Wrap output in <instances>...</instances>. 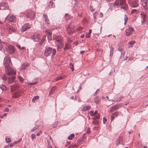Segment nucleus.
I'll return each mask as SVG.
<instances>
[{
    "label": "nucleus",
    "instance_id": "f704fd0d",
    "mask_svg": "<svg viewBox=\"0 0 148 148\" xmlns=\"http://www.w3.org/2000/svg\"><path fill=\"white\" fill-rule=\"evenodd\" d=\"M71 17V16L67 14H65V18L66 20L70 19Z\"/></svg>",
    "mask_w": 148,
    "mask_h": 148
},
{
    "label": "nucleus",
    "instance_id": "c756f323",
    "mask_svg": "<svg viewBox=\"0 0 148 148\" xmlns=\"http://www.w3.org/2000/svg\"><path fill=\"white\" fill-rule=\"evenodd\" d=\"M0 88L1 89L2 91H5L6 90V87L4 85H2L0 86Z\"/></svg>",
    "mask_w": 148,
    "mask_h": 148
},
{
    "label": "nucleus",
    "instance_id": "58836bf2",
    "mask_svg": "<svg viewBox=\"0 0 148 148\" xmlns=\"http://www.w3.org/2000/svg\"><path fill=\"white\" fill-rule=\"evenodd\" d=\"M122 98V97H121L119 98H118V99L116 100V98H115L114 100H112V101H121V98Z\"/></svg>",
    "mask_w": 148,
    "mask_h": 148
},
{
    "label": "nucleus",
    "instance_id": "8fccbe9b",
    "mask_svg": "<svg viewBox=\"0 0 148 148\" xmlns=\"http://www.w3.org/2000/svg\"><path fill=\"white\" fill-rule=\"evenodd\" d=\"M100 117L99 114H98L94 117V119H99V118Z\"/></svg>",
    "mask_w": 148,
    "mask_h": 148
},
{
    "label": "nucleus",
    "instance_id": "4d7b16f0",
    "mask_svg": "<svg viewBox=\"0 0 148 148\" xmlns=\"http://www.w3.org/2000/svg\"><path fill=\"white\" fill-rule=\"evenodd\" d=\"M91 132V131L90 130V129L89 128H88L87 130L86 131V133L89 134Z\"/></svg>",
    "mask_w": 148,
    "mask_h": 148
},
{
    "label": "nucleus",
    "instance_id": "393cba45",
    "mask_svg": "<svg viewBox=\"0 0 148 148\" xmlns=\"http://www.w3.org/2000/svg\"><path fill=\"white\" fill-rule=\"evenodd\" d=\"M20 95V93L18 92H16L13 94L12 97L13 98H16L18 97Z\"/></svg>",
    "mask_w": 148,
    "mask_h": 148
},
{
    "label": "nucleus",
    "instance_id": "a878e982",
    "mask_svg": "<svg viewBox=\"0 0 148 148\" xmlns=\"http://www.w3.org/2000/svg\"><path fill=\"white\" fill-rule=\"evenodd\" d=\"M94 102L96 104L99 103L100 101V99L98 96H96L94 99Z\"/></svg>",
    "mask_w": 148,
    "mask_h": 148
},
{
    "label": "nucleus",
    "instance_id": "bb28decb",
    "mask_svg": "<svg viewBox=\"0 0 148 148\" xmlns=\"http://www.w3.org/2000/svg\"><path fill=\"white\" fill-rule=\"evenodd\" d=\"M56 90V88L54 86L52 87L51 90L49 92V95L50 94H53V93L55 92Z\"/></svg>",
    "mask_w": 148,
    "mask_h": 148
},
{
    "label": "nucleus",
    "instance_id": "4468645a",
    "mask_svg": "<svg viewBox=\"0 0 148 148\" xmlns=\"http://www.w3.org/2000/svg\"><path fill=\"white\" fill-rule=\"evenodd\" d=\"M53 40L58 42H60L62 40V38L58 35L54 34L53 35Z\"/></svg>",
    "mask_w": 148,
    "mask_h": 148
},
{
    "label": "nucleus",
    "instance_id": "ddd939ff",
    "mask_svg": "<svg viewBox=\"0 0 148 148\" xmlns=\"http://www.w3.org/2000/svg\"><path fill=\"white\" fill-rule=\"evenodd\" d=\"M31 38L32 39H33L36 42L39 41L40 40L39 36L38 34L37 33H35L34 35L32 36Z\"/></svg>",
    "mask_w": 148,
    "mask_h": 148
},
{
    "label": "nucleus",
    "instance_id": "a19ab883",
    "mask_svg": "<svg viewBox=\"0 0 148 148\" xmlns=\"http://www.w3.org/2000/svg\"><path fill=\"white\" fill-rule=\"evenodd\" d=\"M65 47L67 48L68 49H70L71 48V47L70 45V44L68 43H66L65 44Z\"/></svg>",
    "mask_w": 148,
    "mask_h": 148
},
{
    "label": "nucleus",
    "instance_id": "72a5a7b5",
    "mask_svg": "<svg viewBox=\"0 0 148 148\" xmlns=\"http://www.w3.org/2000/svg\"><path fill=\"white\" fill-rule=\"evenodd\" d=\"M27 65L25 64H23L21 66V69L22 70H24L27 69Z\"/></svg>",
    "mask_w": 148,
    "mask_h": 148
},
{
    "label": "nucleus",
    "instance_id": "69168bd1",
    "mask_svg": "<svg viewBox=\"0 0 148 148\" xmlns=\"http://www.w3.org/2000/svg\"><path fill=\"white\" fill-rule=\"evenodd\" d=\"M37 83V82H34L30 83H29V84L31 85H35V84H36Z\"/></svg>",
    "mask_w": 148,
    "mask_h": 148
},
{
    "label": "nucleus",
    "instance_id": "e2e57ef3",
    "mask_svg": "<svg viewBox=\"0 0 148 148\" xmlns=\"http://www.w3.org/2000/svg\"><path fill=\"white\" fill-rule=\"evenodd\" d=\"M135 42L134 41H132L131 42H129V44H130L131 45H133Z\"/></svg>",
    "mask_w": 148,
    "mask_h": 148
},
{
    "label": "nucleus",
    "instance_id": "b1692460",
    "mask_svg": "<svg viewBox=\"0 0 148 148\" xmlns=\"http://www.w3.org/2000/svg\"><path fill=\"white\" fill-rule=\"evenodd\" d=\"M16 77L15 76H13L8 78V83L9 84H12L14 81V79Z\"/></svg>",
    "mask_w": 148,
    "mask_h": 148
},
{
    "label": "nucleus",
    "instance_id": "e433bc0d",
    "mask_svg": "<svg viewBox=\"0 0 148 148\" xmlns=\"http://www.w3.org/2000/svg\"><path fill=\"white\" fill-rule=\"evenodd\" d=\"M39 125H36L34 127H33L32 129L31 130V131H33L36 129H38L39 127Z\"/></svg>",
    "mask_w": 148,
    "mask_h": 148
},
{
    "label": "nucleus",
    "instance_id": "9b49d317",
    "mask_svg": "<svg viewBox=\"0 0 148 148\" xmlns=\"http://www.w3.org/2000/svg\"><path fill=\"white\" fill-rule=\"evenodd\" d=\"M7 20L8 21L14 23L16 21V17L15 15L12 14L10 16H8Z\"/></svg>",
    "mask_w": 148,
    "mask_h": 148
},
{
    "label": "nucleus",
    "instance_id": "37998d69",
    "mask_svg": "<svg viewBox=\"0 0 148 148\" xmlns=\"http://www.w3.org/2000/svg\"><path fill=\"white\" fill-rule=\"evenodd\" d=\"M92 123L94 125L98 124L99 123V121L97 120H95L93 121Z\"/></svg>",
    "mask_w": 148,
    "mask_h": 148
},
{
    "label": "nucleus",
    "instance_id": "a18cd8bd",
    "mask_svg": "<svg viewBox=\"0 0 148 148\" xmlns=\"http://www.w3.org/2000/svg\"><path fill=\"white\" fill-rule=\"evenodd\" d=\"M45 22L46 23L48 24H49L50 23V21L48 18H45Z\"/></svg>",
    "mask_w": 148,
    "mask_h": 148
},
{
    "label": "nucleus",
    "instance_id": "9d476101",
    "mask_svg": "<svg viewBox=\"0 0 148 148\" xmlns=\"http://www.w3.org/2000/svg\"><path fill=\"white\" fill-rule=\"evenodd\" d=\"M8 4L7 3L2 2L0 5V9L1 10H7L9 9Z\"/></svg>",
    "mask_w": 148,
    "mask_h": 148
},
{
    "label": "nucleus",
    "instance_id": "20e7f679",
    "mask_svg": "<svg viewBox=\"0 0 148 148\" xmlns=\"http://www.w3.org/2000/svg\"><path fill=\"white\" fill-rule=\"evenodd\" d=\"M5 68V71L7 74L10 75H13L16 74V71L11 66L6 67Z\"/></svg>",
    "mask_w": 148,
    "mask_h": 148
},
{
    "label": "nucleus",
    "instance_id": "f03ea898",
    "mask_svg": "<svg viewBox=\"0 0 148 148\" xmlns=\"http://www.w3.org/2000/svg\"><path fill=\"white\" fill-rule=\"evenodd\" d=\"M56 53V49L51 47H47L45 49L44 55L46 57L51 56V58L54 57Z\"/></svg>",
    "mask_w": 148,
    "mask_h": 148
},
{
    "label": "nucleus",
    "instance_id": "2eb2a0df",
    "mask_svg": "<svg viewBox=\"0 0 148 148\" xmlns=\"http://www.w3.org/2000/svg\"><path fill=\"white\" fill-rule=\"evenodd\" d=\"M45 32L47 36V39L49 41L51 40L52 39V34L50 32L49 30L46 29L45 30Z\"/></svg>",
    "mask_w": 148,
    "mask_h": 148
},
{
    "label": "nucleus",
    "instance_id": "5701e85b",
    "mask_svg": "<svg viewBox=\"0 0 148 148\" xmlns=\"http://www.w3.org/2000/svg\"><path fill=\"white\" fill-rule=\"evenodd\" d=\"M64 46V45L61 42H59L57 45V50H58L59 49L62 48Z\"/></svg>",
    "mask_w": 148,
    "mask_h": 148
},
{
    "label": "nucleus",
    "instance_id": "412c9836",
    "mask_svg": "<svg viewBox=\"0 0 148 148\" xmlns=\"http://www.w3.org/2000/svg\"><path fill=\"white\" fill-rule=\"evenodd\" d=\"M147 10H145V12H142L140 14L143 20H145L147 16Z\"/></svg>",
    "mask_w": 148,
    "mask_h": 148
},
{
    "label": "nucleus",
    "instance_id": "473e14b6",
    "mask_svg": "<svg viewBox=\"0 0 148 148\" xmlns=\"http://www.w3.org/2000/svg\"><path fill=\"white\" fill-rule=\"evenodd\" d=\"M92 33V30L91 29H89V32L88 34L86 33V38H90V35Z\"/></svg>",
    "mask_w": 148,
    "mask_h": 148
},
{
    "label": "nucleus",
    "instance_id": "a211bd4d",
    "mask_svg": "<svg viewBox=\"0 0 148 148\" xmlns=\"http://www.w3.org/2000/svg\"><path fill=\"white\" fill-rule=\"evenodd\" d=\"M67 30L68 34L70 35L72 34L74 32L75 29L74 27H71L70 26H68L67 28Z\"/></svg>",
    "mask_w": 148,
    "mask_h": 148
},
{
    "label": "nucleus",
    "instance_id": "bf43d9fd",
    "mask_svg": "<svg viewBox=\"0 0 148 148\" xmlns=\"http://www.w3.org/2000/svg\"><path fill=\"white\" fill-rule=\"evenodd\" d=\"M31 136L32 139V140H34L36 137L35 135L34 134H32L31 135Z\"/></svg>",
    "mask_w": 148,
    "mask_h": 148
},
{
    "label": "nucleus",
    "instance_id": "1a4fd4ad",
    "mask_svg": "<svg viewBox=\"0 0 148 148\" xmlns=\"http://www.w3.org/2000/svg\"><path fill=\"white\" fill-rule=\"evenodd\" d=\"M134 31V28L130 26H129L128 28L125 30L126 34L127 36H130L133 33Z\"/></svg>",
    "mask_w": 148,
    "mask_h": 148
},
{
    "label": "nucleus",
    "instance_id": "ea45409f",
    "mask_svg": "<svg viewBox=\"0 0 148 148\" xmlns=\"http://www.w3.org/2000/svg\"><path fill=\"white\" fill-rule=\"evenodd\" d=\"M138 10L136 9H134L132 10L131 11V13L132 14L133 13H137L138 12Z\"/></svg>",
    "mask_w": 148,
    "mask_h": 148
},
{
    "label": "nucleus",
    "instance_id": "6ab92c4d",
    "mask_svg": "<svg viewBox=\"0 0 148 148\" xmlns=\"http://www.w3.org/2000/svg\"><path fill=\"white\" fill-rule=\"evenodd\" d=\"M18 87V85L17 83L14 84L10 86L11 91L12 92H14Z\"/></svg>",
    "mask_w": 148,
    "mask_h": 148
},
{
    "label": "nucleus",
    "instance_id": "c03bdc74",
    "mask_svg": "<svg viewBox=\"0 0 148 148\" xmlns=\"http://www.w3.org/2000/svg\"><path fill=\"white\" fill-rule=\"evenodd\" d=\"M4 44L3 42H1V40H0V51L2 50L3 48V45Z\"/></svg>",
    "mask_w": 148,
    "mask_h": 148
},
{
    "label": "nucleus",
    "instance_id": "0e129e2a",
    "mask_svg": "<svg viewBox=\"0 0 148 148\" xmlns=\"http://www.w3.org/2000/svg\"><path fill=\"white\" fill-rule=\"evenodd\" d=\"M43 16L45 17V18H48L47 15L45 14H43Z\"/></svg>",
    "mask_w": 148,
    "mask_h": 148
},
{
    "label": "nucleus",
    "instance_id": "5fc2aeb1",
    "mask_svg": "<svg viewBox=\"0 0 148 148\" xmlns=\"http://www.w3.org/2000/svg\"><path fill=\"white\" fill-rule=\"evenodd\" d=\"M70 68L71 69H72V71H73V70H74L73 66V65L71 64V63H70Z\"/></svg>",
    "mask_w": 148,
    "mask_h": 148
},
{
    "label": "nucleus",
    "instance_id": "f8f14e48",
    "mask_svg": "<svg viewBox=\"0 0 148 148\" xmlns=\"http://www.w3.org/2000/svg\"><path fill=\"white\" fill-rule=\"evenodd\" d=\"M116 146L119 145V144H121L123 145H124L125 144L123 141L122 137L119 136L118 137L116 140Z\"/></svg>",
    "mask_w": 148,
    "mask_h": 148
},
{
    "label": "nucleus",
    "instance_id": "4c0bfd02",
    "mask_svg": "<svg viewBox=\"0 0 148 148\" xmlns=\"http://www.w3.org/2000/svg\"><path fill=\"white\" fill-rule=\"evenodd\" d=\"M128 20V18L127 17L126 15V14H125L124 15V25H125V24L127 23V21Z\"/></svg>",
    "mask_w": 148,
    "mask_h": 148
},
{
    "label": "nucleus",
    "instance_id": "2f4dec72",
    "mask_svg": "<svg viewBox=\"0 0 148 148\" xmlns=\"http://www.w3.org/2000/svg\"><path fill=\"white\" fill-rule=\"evenodd\" d=\"M75 136L74 134H72L68 137V138L69 140H71Z\"/></svg>",
    "mask_w": 148,
    "mask_h": 148
},
{
    "label": "nucleus",
    "instance_id": "13d9d810",
    "mask_svg": "<svg viewBox=\"0 0 148 148\" xmlns=\"http://www.w3.org/2000/svg\"><path fill=\"white\" fill-rule=\"evenodd\" d=\"M81 110L82 111H86V106H82V108Z\"/></svg>",
    "mask_w": 148,
    "mask_h": 148
},
{
    "label": "nucleus",
    "instance_id": "7c9ffc66",
    "mask_svg": "<svg viewBox=\"0 0 148 148\" xmlns=\"http://www.w3.org/2000/svg\"><path fill=\"white\" fill-rule=\"evenodd\" d=\"M45 36H44L42 37L40 41L39 42V44H40V45H42L43 44L45 40Z\"/></svg>",
    "mask_w": 148,
    "mask_h": 148
},
{
    "label": "nucleus",
    "instance_id": "3c124183",
    "mask_svg": "<svg viewBox=\"0 0 148 148\" xmlns=\"http://www.w3.org/2000/svg\"><path fill=\"white\" fill-rule=\"evenodd\" d=\"M18 79L20 80L21 81L23 82V77L20 76H18Z\"/></svg>",
    "mask_w": 148,
    "mask_h": 148
},
{
    "label": "nucleus",
    "instance_id": "6e6552de",
    "mask_svg": "<svg viewBox=\"0 0 148 148\" xmlns=\"http://www.w3.org/2000/svg\"><path fill=\"white\" fill-rule=\"evenodd\" d=\"M35 16V12L32 10H29L27 12L26 15L27 18H30L31 19H33L34 18Z\"/></svg>",
    "mask_w": 148,
    "mask_h": 148
},
{
    "label": "nucleus",
    "instance_id": "680f3d73",
    "mask_svg": "<svg viewBox=\"0 0 148 148\" xmlns=\"http://www.w3.org/2000/svg\"><path fill=\"white\" fill-rule=\"evenodd\" d=\"M94 112L93 111H91L90 113V115L92 116H94L95 115V114H94Z\"/></svg>",
    "mask_w": 148,
    "mask_h": 148
},
{
    "label": "nucleus",
    "instance_id": "09e8293b",
    "mask_svg": "<svg viewBox=\"0 0 148 148\" xmlns=\"http://www.w3.org/2000/svg\"><path fill=\"white\" fill-rule=\"evenodd\" d=\"M118 50L120 52H121L122 51L123 48L122 46H119L118 47Z\"/></svg>",
    "mask_w": 148,
    "mask_h": 148
},
{
    "label": "nucleus",
    "instance_id": "864d4df0",
    "mask_svg": "<svg viewBox=\"0 0 148 148\" xmlns=\"http://www.w3.org/2000/svg\"><path fill=\"white\" fill-rule=\"evenodd\" d=\"M121 55L120 57V58H121V57H124V55L125 54V51L121 52Z\"/></svg>",
    "mask_w": 148,
    "mask_h": 148
},
{
    "label": "nucleus",
    "instance_id": "7ed1b4c3",
    "mask_svg": "<svg viewBox=\"0 0 148 148\" xmlns=\"http://www.w3.org/2000/svg\"><path fill=\"white\" fill-rule=\"evenodd\" d=\"M15 51V47L11 45H8V46L5 47L3 49L4 53L6 55L13 54Z\"/></svg>",
    "mask_w": 148,
    "mask_h": 148
},
{
    "label": "nucleus",
    "instance_id": "f257e3e1",
    "mask_svg": "<svg viewBox=\"0 0 148 148\" xmlns=\"http://www.w3.org/2000/svg\"><path fill=\"white\" fill-rule=\"evenodd\" d=\"M114 4L117 7L120 8L124 10H127L128 8V5L125 0H116Z\"/></svg>",
    "mask_w": 148,
    "mask_h": 148
},
{
    "label": "nucleus",
    "instance_id": "aec40b11",
    "mask_svg": "<svg viewBox=\"0 0 148 148\" xmlns=\"http://www.w3.org/2000/svg\"><path fill=\"white\" fill-rule=\"evenodd\" d=\"M8 30L9 33L10 34H12L13 32H15V30L14 29V27L10 25H9L8 26Z\"/></svg>",
    "mask_w": 148,
    "mask_h": 148
},
{
    "label": "nucleus",
    "instance_id": "cd10ccee",
    "mask_svg": "<svg viewBox=\"0 0 148 148\" xmlns=\"http://www.w3.org/2000/svg\"><path fill=\"white\" fill-rule=\"evenodd\" d=\"M66 77V76L65 75H60V76L58 77L55 80L56 81H57L59 80L64 78Z\"/></svg>",
    "mask_w": 148,
    "mask_h": 148
},
{
    "label": "nucleus",
    "instance_id": "0eeeda50",
    "mask_svg": "<svg viewBox=\"0 0 148 148\" xmlns=\"http://www.w3.org/2000/svg\"><path fill=\"white\" fill-rule=\"evenodd\" d=\"M124 104L123 103H120L112 106L110 108L111 111L112 112L115 110H116L121 108V106H123Z\"/></svg>",
    "mask_w": 148,
    "mask_h": 148
},
{
    "label": "nucleus",
    "instance_id": "dca6fc26",
    "mask_svg": "<svg viewBox=\"0 0 148 148\" xmlns=\"http://www.w3.org/2000/svg\"><path fill=\"white\" fill-rule=\"evenodd\" d=\"M30 27L31 25L29 24L25 23L22 26L21 30L23 32H25Z\"/></svg>",
    "mask_w": 148,
    "mask_h": 148
},
{
    "label": "nucleus",
    "instance_id": "052dcab7",
    "mask_svg": "<svg viewBox=\"0 0 148 148\" xmlns=\"http://www.w3.org/2000/svg\"><path fill=\"white\" fill-rule=\"evenodd\" d=\"M107 119H106L104 117H103V123L105 124L107 122Z\"/></svg>",
    "mask_w": 148,
    "mask_h": 148
},
{
    "label": "nucleus",
    "instance_id": "79ce46f5",
    "mask_svg": "<svg viewBox=\"0 0 148 148\" xmlns=\"http://www.w3.org/2000/svg\"><path fill=\"white\" fill-rule=\"evenodd\" d=\"M5 140L6 142L7 143H9L11 142V140L10 138H7L5 139Z\"/></svg>",
    "mask_w": 148,
    "mask_h": 148
},
{
    "label": "nucleus",
    "instance_id": "338daca9",
    "mask_svg": "<svg viewBox=\"0 0 148 148\" xmlns=\"http://www.w3.org/2000/svg\"><path fill=\"white\" fill-rule=\"evenodd\" d=\"M9 110V109L8 108H6L4 109V111L5 112H8Z\"/></svg>",
    "mask_w": 148,
    "mask_h": 148
},
{
    "label": "nucleus",
    "instance_id": "de8ad7c7",
    "mask_svg": "<svg viewBox=\"0 0 148 148\" xmlns=\"http://www.w3.org/2000/svg\"><path fill=\"white\" fill-rule=\"evenodd\" d=\"M113 48H111L110 50V56H112L113 55Z\"/></svg>",
    "mask_w": 148,
    "mask_h": 148
},
{
    "label": "nucleus",
    "instance_id": "774afa93",
    "mask_svg": "<svg viewBox=\"0 0 148 148\" xmlns=\"http://www.w3.org/2000/svg\"><path fill=\"white\" fill-rule=\"evenodd\" d=\"M93 17L94 18V20H96L97 19V15L93 14Z\"/></svg>",
    "mask_w": 148,
    "mask_h": 148
},
{
    "label": "nucleus",
    "instance_id": "f3484780",
    "mask_svg": "<svg viewBox=\"0 0 148 148\" xmlns=\"http://www.w3.org/2000/svg\"><path fill=\"white\" fill-rule=\"evenodd\" d=\"M147 0H141V4L145 10H147L148 8L147 6Z\"/></svg>",
    "mask_w": 148,
    "mask_h": 148
},
{
    "label": "nucleus",
    "instance_id": "4be33fe9",
    "mask_svg": "<svg viewBox=\"0 0 148 148\" xmlns=\"http://www.w3.org/2000/svg\"><path fill=\"white\" fill-rule=\"evenodd\" d=\"M118 115L119 112H116L112 114L111 115V121L113 120L114 118L118 116Z\"/></svg>",
    "mask_w": 148,
    "mask_h": 148
},
{
    "label": "nucleus",
    "instance_id": "49530a36",
    "mask_svg": "<svg viewBox=\"0 0 148 148\" xmlns=\"http://www.w3.org/2000/svg\"><path fill=\"white\" fill-rule=\"evenodd\" d=\"M58 122H56L54 123L53 125H52V127L53 128H56L58 124Z\"/></svg>",
    "mask_w": 148,
    "mask_h": 148
},
{
    "label": "nucleus",
    "instance_id": "c9c22d12",
    "mask_svg": "<svg viewBox=\"0 0 148 148\" xmlns=\"http://www.w3.org/2000/svg\"><path fill=\"white\" fill-rule=\"evenodd\" d=\"M39 96H34L32 99V102L36 100L39 99Z\"/></svg>",
    "mask_w": 148,
    "mask_h": 148
},
{
    "label": "nucleus",
    "instance_id": "6e6d98bb",
    "mask_svg": "<svg viewBox=\"0 0 148 148\" xmlns=\"http://www.w3.org/2000/svg\"><path fill=\"white\" fill-rule=\"evenodd\" d=\"M89 9H90V10L91 12L94 11L95 10V9L93 8L92 7V6H90Z\"/></svg>",
    "mask_w": 148,
    "mask_h": 148
},
{
    "label": "nucleus",
    "instance_id": "603ef678",
    "mask_svg": "<svg viewBox=\"0 0 148 148\" xmlns=\"http://www.w3.org/2000/svg\"><path fill=\"white\" fill-rule=\"evenodd\" d=\"M91 108V106H86V111L90 110Z\"/></svg>",
    "mask_w": 148,
    "mask_h": 148
},
{
    "label": "nucleus",
    "instance_id": "c85d7f7f",
    "mask_svg": "<svg viewBox=\"0 0 148 148\" xmlns=\"http://www.w3.org/2000/svg\"><path fill=\"white\" fill-rule=\"evenodd\" d=\"M49 7L51 8L55 6V3L51 1H50L48 4Z\"/></svg>",
    "mask_w": 148,
    "mask_h": 148
},
{
    "label": "nucleus",
    "instance_id": "39448f33",
    "mask_svg": "<svg viewBox=\"0 0 148 148\" xmlns=\"http://www.w3.org/2000/svg\"><path fill=\"white\" fill-rule=\"evenodd\" d=\"M128 3L130 6L132 8H136L139 5V1L138 0H129Z\"/></svg>",
    "mask_w": 148,
    "mask_h": 148
},
{
    "label": "nucleus",
    "instance_id": "423d86ee",
    "mask_svg": "<svg viewBox=\"0 0 148 148\" xmlns=\"http://www.w3.org/2000/svg\"><path fill=\"white\" fill-rule=\"evenodd\" d=\"M10 59L9 57L5 58L3 61V65L5 68L10 66Z\"/></svg>",
    "mask_w": 148,
    "mask_h": 148
}]
</instances>
